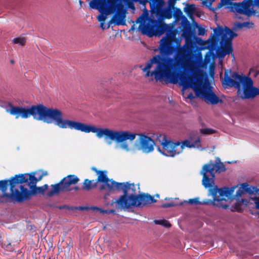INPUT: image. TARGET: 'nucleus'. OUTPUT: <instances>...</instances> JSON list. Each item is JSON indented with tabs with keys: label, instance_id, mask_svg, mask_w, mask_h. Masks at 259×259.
<instances>
[{
	"label": "nucleus",
	"instance_id": "f257e3e1",
	"mask_svg": "<svg viewBox=\"0 0 259 259\" xmlns=\"http://www.w3.org/2000/svg\"><path fill=\"white\" fill-rule=\"evenodd\" d=\"M181 50L174 58L156 56L142 69L146 76H154L157 80L179 83L183 88V95L192 99L193 94L187 90L192 89L196 95L208 104H217L221 100L212 91V87L203 73V67L191 60L192 51L188 48Z\"/></svg>",
	"mask_w": 259,
	"mask_h": 259
},
{
	"label": "nucleus",
	"instance_id": "f03ea898",
	"mask_svg": "<svg viewBox=\"0 0 259 259\" xmlns=\"http://www.w3.org/2000/svg\"><path fill=\"white\" fill-rule=\"evenodd\" d=\"M208 195L212 198L213 205L232 211L241 212L249 206L259 209V188L247 183L231 187H214L209 189Z\"/></svg>",
	"mask_w": 259,
	"mask_h": 259
},
{
	"label": "nucleus",
	"instance_id": "7ed1b4c3",
	"mask_svg": "<svg viewBox=\"0 0 259 259\" xmlns=\"http://www.w3.org/2000/svg\"><path fill=\"white\" fill-rule=\"evenodd\" d=\"M98 138L105 137L108 145L115 141L114 149L126 152L135 153L141 151L149 153L154 150V141L150 137L143 134L124 130H113L108 128L100 127L97 135Z\"/></svg>",
	"mask_w": 259,
	"mask_h": 259
},
{
	"label": "nucleus",
	"instance_id": "20e7f679",
	"mask_svg": "<svg viewBox=\"0 0 259 259\" xmlns=\"http://www.w3.org/2000/svg\"><path fill=\"white\" fill-rule=\"evenodd\" d=\"M106 174V171H98L97 173L98 181L102 183V188L111 190H122L124 193L113 202L116 208L127 209L154 202L151 196L140 193L139 185L128 183H116L108 179Z\"/></svg>",
	"mask_w": 259,
	"mask_h": 259
},
{
	"label": "nucleus",
	"instance_id": "39448f33",
	"mask_svg": "<svg viewBox=\"0 0 259 259\" xmlns=\"http://www.w3.org/2000/svg\"><path fill=\"white\" fill-rule=\"evenodd\" d=\"M34 119L47 123H54L61 128L75 130L85 133H93L97 136L99 127L93 124L70 120L64 118L58 109L48 108L43 105H37Z\"/></svg>",
	"mask_w": 259,
	"mask_h": 259
},
{
	"label": "nucleus",
	"instance_id": "423d86ee",
	"mask_svg": "<svg viewBox=\"0 0 259 259\" xmlns=\"http://www.w3.org/2000/svg\"><path fill=\"white\" fill-rule=\"evenodd\" d=\"M153 139L158 141L160 145L157 150L166 156L174 157L181 153L185 148L200 149L201 147L200 139L198 136H191L181 142L172 141L164 133H157L153 136Z\"/></svg>",
	"mask_w": 259,
	"mask_h": 259
},
{
	"label": "nucleus",
	"instance_id": "0eeeda50",
	"mask_svg": "<svg viewBox=\"0 0 259 259\" xmlns=\"http://www.w3.org/2000/svg\"><path fill=\"white\" fill-rule=\"evenodd\" d=\"M222 82L224 85L237 88L238 95L242 99L253 98L259 95V88L253 87L252 80L242 73L226 71Z\"/></svg>",
	"mask_w": 259,
	"mask_h": 259
},
{
	"label": "nucleus",
	"instance_id": "6e6552de",
	"mask_svg": "<svg viewBox=\"0 0 259 259\" xmlns=\"http://www.w3.org/2000/svg\"><path fill=\"white\" fill-rule=\"evenodd\" d=\"M48 175L47 170L39 169L30 174L16 175L8 181H0V191L4 192L10 187L12 190L15 187L22 186V184L26 183L28 185H36L43 177Z\"/></svg>",
	"mask_w": 259,
	"mask_h": 259
},
{
	"label": "nucleus",
	"instance_id": "1a4fd4ad",
	"mask_svg": "<svg viewBox=\"0 0 259 259\" xmlns=\"http://www.w3.org/2000/svg\"><path fill=\"white\" fill-rule=\"evenodd\" d=\"M90 6L93 9H97L100 12L101 14L97 19L103 29L109 27V25L105 24L107 16L114 14L116 10L119 11L121 9L117 0H92L90 3Z\"/></svg>",
	"mask_w": 259,
	"mask_h": 259
},
{
	"label": "nucleus",
	"instance_id": "9d476101",
	"mask_svg": "<svg viewBox=\"0 0 259 259\" xmlns=\"http://www.w3.org/2000/svg\"><path fill=\"white\" fill-rule=\"evenodd\" d=\"M28 186L30 187V190L24 189L22 186H19L15 187L13 190L11 188H9V190L7 189L5 192H2L1 195L6 200L13 199L21 201L32 195L42 193L48 189L47 185L41 187H36V185Z\"/></svg>",
	"mask_w": 259,
	"mask_h": 259
},
{
	"label": "nucleus",
	"instance_id": "9b49d317",
	"mask_svg": "<svg viewBox=\"0 0 259 259\" xmlns=\"http://www.w3.org/2000/svg\"><path fill=\"white\" fill-rule=\"evenodd\" d=\"M215 39L221 40V50L218 55L220 57L223 58L226 54L232 52L231 41L236 34L227 28L219 27L214 30Z\"/></svg>",
	"mask_w": 259,
	"mask_h": 259
},
{
	"label": "nucleus",
	"instance_id": "f8f14e48",
	"mask_svg": "<svg viewBox=\"0 0 259 259\" xmlns=\"http://www.w3.org/2000/svg\"><path fill=\"white\" fill-rule=\"evenodd\" d=\"M226 5L227 8L233 12L243 13L247 16L256 14L259 16V0H249L243 2L241 4L229 3L228 2L222 0L219 7Z\"/></svg>",
	"mask_w": 259,
	"mask_h": 259
},
{
	"label": "nucleus",
	"instance_id": "ddd939ff",
	"mask_svg": "<svg viewBox=\"0 0 259 259\" xmlns=\"http://www.w3.org/2000/svg\"><path fill=\"white\" fill-rule=\"evenodd\" d=\"M36 108H37V105L32 106L30 108L12 106L10 109H7V111L11 114L15 115L17 118L19 117L26 118L31 115H32L34 118Z\"/></svg>",
	"mask_w": 259,
	"mask_h": 259
},
{
	"label": "nucleus",
	"instance_id": "4468645a",
	"mask_svg": "<svg viewBox=\"0 0 259 259\" xmlns=\"http://www.w3.org/2000/svg\"><path fill=\"white\" fill-rule=\"evenodd\" d=\"M214 166L212 165H204L202 170L201 175H203L202 184L205 188L213 187L214 180L213 178L214 176L213 172Z\"/></svg>",
	"mask_w": 259,
	"mask_h": 259
},
{
	"label": "nucleus",
	"instance_id": "2eb2a0df",
	"mask_svg": "<svg viewBox=\"0 0 259 259\" xmlns=\"http://www.w3.org/2000/svg\"><path fill=\"white\" fill-rule=\"evenodd\" d=\"M79 181V179L76 176L68 175L65 177L61 182L66 190H70L69 187L77 184Z\"/></svg>",
	"mask_w": 259,
	"mask_h": 259
},
{
	"label": "nucleus",
	"instance_id": "dca6fc26",
	"mask_svg": "<svg viewBox=\"0 0 259 259\" xmlns=\"http://www.w3.org/2000/svg\"><path fill=\"white\" fill-rule=\"evenodd\" d=\"M172 39L167 37L164 38L161 40L160 48L161 52L169 53L171 52V43Z\"/></svg>",
	"mask_w": 259,
	"mask_h": 259
},
{
	"label": "nucleus",
	"instance_id": "f3484780",
	"mask_svg": "<svg viewBox=\"0 0 259 259\" xmlns=\"http://www.w3.org/2000/svg\"><path fill=\"white\" fill-rule=\"evenodd\" d=\"M205 165H212L214 166L213 172H221L226 170V167L223 163L221 161L219 158H215L214 162L212 163L210 161L209 163L206 164Z\"/></svg>",
	"mask_w": 259,
	"mask_h": 259
},
{
	"label": "nucleus",
	"instance_id": "a211bd4d",
	"mask_svg": "<svg viewBox=\"0 0 259 259\" xmlns=\"http://www.w3.org/2000/svg\"><path fill=\"white\" fill-rule=\"evenodd\" d=\"M48 189V193L50 195H53L62 191L66 190L61 182L57 184L52 185L51 187Z\"/></svg>",
	"mask_w": 259,
	"mask_h": 259
},
{
	"label": "nucleus",
	"instance_id": "6ab92c4d",
	"mask_svg": "<svg viewBox=\"0 0 259 259\" xmlns=\"http://www.w3.org/2000/svg\"><path fill=\"white\" fill-rule=\"evenodd\" d=\"M140 29L142 31V32L147 34L149 36H152L153 35H157V33L155 31L153 27H151L150 25H141L140 26Z\"/></svg>",
	"mask_w": 259,
	"mask_h": 259
},
{
	"label": "nucleus",
	"instance_id": "aec40b11",
	"mask_svg": "<svg viewBox=\"0 0 259 259\" xmlns=\"http://www.w3.org/2000/svg\"><path fill=\"white\" fill-rule=\"evenodd\" d=\"M84 189H90L95 186L94 181H90L89 180H85L83 183Z\"/></svg>",
	"mask_w": 259,
	"mask_h": 259
},
{
	"label": "nucleus",
	"instance_id": "412c9836",
	"mask_svg": "<svg viewBox=\"0 0 259 259\" xmlns=\"http://www.w3.org/2000/svg\"><path fill=\"white\" fill-rule=\"evenodd\" d=\"M154 223L156 224L160 225L166 228H169L171 226L170 223L164 220H155Z\"/></svg>",
	"mask_w": 259,
	"mask_h": 259
},
{
	"label": "nucleus",
	"instance_id": "4be33fe9",
	"mask_svg": "<svg viewBox=\"0 0 259 259\" xmlns=\"http://www.w3.org/2000/svg\"><path fill=\"white\" fill-rule=\"evenodd\" d=\"M13 41L15 44H17L19 45H24L25 43L26 39L24 37L20 36L14 38Z\"/></svg>",
	"mask_w": 259,
	"mask_h": 259
},
{
	"label": "nucleus",
	"instance_id": "5701e85b",
	"mask_svg": "<svg viewBox=\"0 0 259 259\" xmlns=\"http://www.w3.org/2000/svg\"><path fill=\"white\" fill-rule=\"evenodd\" d=\"M249 74L254 77L257 76L259 74V68L256 67L251 68L249 70Z\"/></svg>",
	"mask_w": 259,
	"mask_h": 259
},
{
	"label": "nucleus",
	"instance_id": "b1692460",
	"mask_svg": "<svg viewBox=\"0 0 259 259\" xmlns=\"http://www.w3.org/2000/svg\"><path fill=\"white\" fill-rule=\"evenodd\" d=\"M200 132L203 134H211L214 133V131L209 128H202Z\"/></svg>",
	"mask_w": 259,
	"mask_h": 259
},
{
	"label": "nucleus",
	"instance_id": "393cba45",
	"mask_svg": "<svg viewBox=\"0 0 259 259\" xmlns=\"http://www.w3.org/2000/svg\"><path fill=\"white\" fill-rule=\"evenodd\" d=\"M185 202L191 204H197L200 203L199 199L198 198L190 199L188 201H185Z\"/></svg>",
	"mask_w": 259,
	"mask_h": 259
},
{
	"label": "nucleus",
	"instance_id": "a878e982",
	"mask_svg": "<svg viewBox=\"0 0 259 259\" xmlns=\"http://www.w3.org/2000/svg\"><path fill=\"white\" fill-rule=\"evenodd\" d=\"M253 24L252 23L245 22L241 25V27H247L250 28L251 27L253 26Z\"/></svg>",
	"mask_w": 259,
	"mask_h": 259
},
{
	"label": "nucleus",
	"instance_id": "bb28decb",
	"mask_svg": "<svg viewBox=\"0 0 259 259\" xmlns=\"http://www.w3.org/2000/svg\"><path fill=\"white\" fill-rule=\"evenodd\" d=\"M178 204L174 202H171L168 204H163V207H169V206H172L177 205Z\"/></svg>",
	"mask_w": 259,
	"mask_h": 259
},
{
	"label": "nucleus",
	"instance_id": "cd10ccee",
	"mask_svg": "<svg viewBox=\"0 0 259 259\" xmlns=\"http://www.w3.org/2000/svg\"><path fill=\"white\" fill-rule=\"evenodd\" d=\"M199 34L200 35H203L205 33V29L202 28H199Z\"/></svg>",
	"mask_w": 259,
	"mask_h": 259
},
{
	"label": "nucleus",
	"instance_id": "c85d7f7f",
	"mask_svg": "<svg viewBox=\"0 0 259 259\" xmlns=\"http://www.w3.org/2000/svg\"><path fill=\"white\" fill-rule=\"evenodd\" d=\"M95 210L98 211V212H100L101 213H107V211H105V210H103L102 209H101V208H95Z\"/></svg>",
	"mask_w": 259,
	"mask_h": 259
},
{
	"label": "nucleus",
	"instance_id": "c756f323",
	"mask_svg": "<svg viewBox=\"0 0 259 259\" xmlns=\"http://www.w3.org/2000/svg\"><path fill=\"white\" fill-rule=\"evenodd\" d=\"M74 188H75V190H77L78 189V188L76 187H75Z\"/></svg>",
	"mask_w": 259,
	"mask_h": 259
},
{
	"label": "nucleus",
	"instance_id": "7c9ffc66",
	"mask_svg": "<svg viewBox=\"0 0 259 259\" xmlns=\"http://www.w3.org/2000/svg\"><path fill=\"white\" fill-rule=\"evenodd\" d=\"M11 63H12V64H13V63H14V61H13V60H12V61H11Z\"/></svg>",
	"mask_w": 259,
	"mask_h": 259
},
{
	"label": "nucleus",
	"instance_id": "2f4dec72",
	"mask_svg": "<svg viewBox=\"0 0 259 259\" xmlns=\"http://www.w3.org/2000/svg\"><path fill=\"white\" fill-rule=\"evenodd\" d=\"M258 221H259V214L258 215Z\"/></svg>",
	"mask_w": 259,
	"mask_h": 259
}]
</instances>
